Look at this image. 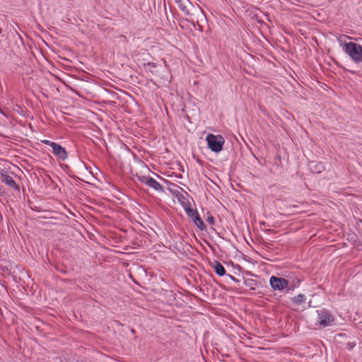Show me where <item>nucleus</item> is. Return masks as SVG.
Wrapping results in <instances>:
<instances>
[{
    "mask_svg": "<svg viewBox=\"0 0 362 362\" xmlns=\"http://www.w3.org/2000/svg\"><path fill=\"white\" fill-rule=\"evenodd\" d=\"M343 50L349 56L355 63L362 62V46L356 42H346L343 45Z\"/></svg>",
    "mask_w": 362,
    "mask_h": 362,
    "instance_id": "nucleus-1",
    "label": "nucleus"
},
{
    "mask_svg": "<svg viewBox=\"0 0 362 362\" xmlns=\"http://www.w3.org/2000/svg\"><path fill=\"white\" fill-rule=\"evenodd\" d=\"M208 147L214 152L218 153L223 149L225 140L221 135L209 134L206 138Z\"/></svg>",
    "mask_w": 362,
    "mask_h": 362,
    "instance_id": "nucleus-2",
    "label": "nucleus"
},
{
    "mask_svg": "<svg viewBox=\"0 0 362 362\" xmlns=\"http://www.w3.org/2000/svg\"><path fill=\"white\" fill-rule=\"evenodd\" d=\"M270 285L274 290L282 291L290 286L289 280L272 276L270 278Z\"/></svg>",
    "mask_w": 362,
    "mask_h": 362,
    "instance_id": "nucleus-3",
    "label": "nucleus"
},
{
    "mask_svg": "<svg viewBox=\"0 0 362 362\" xmlns=\"http://www.w3.org/2000/svg\"><path fill=\"white\" fill-rule=\"evenodd\" d=\"M334 321V317L325 309L318 311L317 322L319 325L325 327L329 326Z\"/></svg>",
    "mask_w": 362,
    "mask_h": 362,
    "instance_id": "nucleus-4",
    "label": "nucleus"
},
{
    "mask_svg": "<svg viewBox=\"0 0 362 362\" xmlns=\"http://www.w3.org/2000/svg\"><path fill=\"white\" fill-rule=\"evenodd\" d=\"M138 180L141 182L146 185L147 186L151 187L152 189H155L156 191H158V192L163 191V187L156 180H154L153 178H152L151 177L141 175V176H138Z\"/></svg>",
    "mask_w": 362,
    "mask_h": 362,
    "instance_id": "nucleus-5",
    "label": "nucleus"
},
{
    "mask_svg": "<svg viewBox=\"0 0 362 362\" xmlns=\"http://www.w3.org/2000/svg\"><path fill=\"white\" fill-rule=\"evenodd\" d=\"M175 2L185 15L191 14L190 11L193 6L189 0H175Z\"/></svg>",
    "mask_w": 362,
    "mask_h": 362,
    "instance_id": "nucleus-6",
    "label": "nucleus"
},
{
    "mask_svg": "<svg viewBox=\"0 0 362 362\" xmlns=\"http://www.w3.org/2000/svg\"><path fill=\"white\" fill-rule=\"evenodd\" d=\"M187 213L188 215L192 217L194 223L198 226L199 229H205L206 226L197 212L190 209Z\"/></svg>",
    "mask_w": 362,
    "mask_h": 362,
    "instance_id": "nucleus-7",
    "label": "nucleus"
},
{
    "mask_svg": "<svg viewBox=\"0 0 362 362\" xmlns=\"http://www.w3.org/2000/svg\"><path fill=\"white\" fill-rule=\"evenodd\" d=\"M52 148L53 151V153L59 158L62 160H65L67 158V153L65 148H63L59 144H53V147Z\"/></svg>",
    "mask_w": 362,
    "mask_h": 362,
    "instance_id": "nucleus-8",
    "label": "nucleus"
},
{
    "mask_svg": "<svg viewBox=\"0 0 362 362\" xmlns=\"http://www.w3.org/2000/svg\"><path fill=\"white\" fill-rule=\"evenodd\" d=\"M1 181L12 189L18 190L19 187L11 176L8 175H2Z\"/></svg>",
    "mask_w": 362,
    "mask_h": 362,
    "instance_id": "nucleus-9",
    "label": "nucleus"
},
{
    "mask_svg": "<svg viewBox=\"0 0 362 362\" xmlns=\"http://www.w3.org/2000/svg\"><path fill=\"white\" fill-rule=\"evenodd\" d=\"M213 267H214L216 273L218 275H219L221 276L225 275V274H226L225 268L219 262L215 261Z\"/></svg>",
    "mask_w": 362,
    "mask_h": 362,
    "instance_id": "nucleus-10",
    "label": "nucleus"
},
{
    "mask_svg": "<svg viewBox=\"0 0 362 362\" xmlns=\"http://www.w3.org/2000/svg\"><path fill=\"white\" fill-rule=\"evenodd\" d=\"M310 168L314 173H321L324 170V166L321 163H310Z\"/></svg>",
    "mask_w": 362,
    "mask_h": 362,
    "instance_id": "nucleus-11",
    "label": "nucleus"
},
{
    "mask_svg": "<svg viewBox=\"0 0 362 362\" xmlns=\"http://www.w3.org/2000/svg\"><path fill=\"white\" fill-rule=\"evenodd\" d=\"M305 300V297L303 294H299L297 296L293 298V301L296 304H301L302 303H304Z\"/></svg>",
    "mask_w": 362,
    "mask_h": 362,
    "instance_id": "nucleus-12",
    "label": "nucleus"
},
{
    "mask_svg": "<svg viewBox=\"0 0 362 362\" xmlns=\"http://www.w3.org/2000/svg\"><path fill=\"white\" fill-rule=\"evenodd\" d=\"M289 283H290V286H288L287 288L288 290H293L299 286L300 281L299 280H291V281L289 280Z\"/></svg>",
    "mask_w": 362,
    "mask_h": 362,
    "instance_id": "nucleus-13",
    "label": "nucleus"
},
{
    "mask_svg": "<svg viewBox=\"0 0 362 362\" xmlns=\"http://www.w3.org/2000/svg\"><path fill=\"white\" fill-rule=\"evenodd\" d=\"M44 144H47V145H49V146H51L52 148L53 147V144H55L56 143L54 142H52V141H50L49 140H45L42 141Z\"/></svg>",
    "mask_w": 362,
    "mask_h": 362,
    "instance_id": "nucleus-14",
    "label": "nucleus"
},
{
    "mask_svg": "<svg viewBox=\"0 0 362 362\" xmlns=\"http://www.w3.org/2000/svg\"><path fill=\"white\" fill-rule=\"evenodd\" d=\"M206 221L210 224H214V218L213 216H208Z\"/></svg>",
    "mask_w": 362,
    "mask_h": 362,
    "instance_id": "nucleus-15",
    "label": "nucleus"
}]
</instances>
